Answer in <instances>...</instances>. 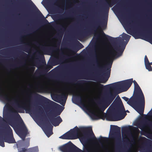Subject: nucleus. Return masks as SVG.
Segmentation results:
<instances>
[{"label": "nucleus", "instance_id": "nucleus-1", "mask_svg": "<svg viewBox=\"0 0 152 152\" xmlns=\"http://www.w3.org/2000/svg\"><path fill=\"white\" fill-rule=\"evenodd\" d=\"M107 114L103 113L99 115L94 112H91L90 116L94 120L98 119L99 116L101 118L111 121H116L124 119L126 115L125 109L121 100L118 96L113 102L108 109Z\"/></svg>", "mask_w": 152, "mask_h": 152}, {"label": "nucleus", "instance_id": "nucleus-2", "mask_svg": "<svg viewBox=\"0 0 152 152\" xmlns=\"http://www.w3.org/2000/svg\"><path fill=\"white\" fill-rule=\"evenodd\" d=\"M134 85V96L131 97L127 104L133 108L139 113L143 114L145 105L144 94L136 81H133Z\"/></svg>", "mask_w": 152, "mask_h": 152}, {"label": "nucleus", "instance_id": "nucleus-3", "mask_svg": "<svg viewBox=\"0 0 152 152\" xmlns=\"http://www.w3.org/2000/svg\"><path fill=\"white\" fill-rule=\"evenodd\" d=\"M13 113V114L12 116V118L8 117L6 118L5 117L4 118L7 120V123L13 128L23 140H24L27 133L28 129L20 115L15 111Z\"/></svg>", "mask_w": 152, "mask_h": 152}, {"label": "nucleus", "instance_id": "nucleus-4", "mask_svg": "<svg viewBox=\"0 0 152 152\" xmlns=\"http://www.w3.org/2000/svg\"><path fill=\"white\" fill-rule=\"evenodd\" d=\"M107 36L108 37V40L112 42H118L114 46L115 51H111L110 52L109 59H114L115 57H118L122 56L131 36L124 33L122 34L123 39L121 40V37L114 38L109 36Z\"/></svg>", "mask_w": 152, "mask_h": 152}, {"label": "nucleus", "instance_id": "nucleus-5", "mask_svg": "<svg viewBox=\"0 0 152 152\" xmlns=\"http://www.w3.org/2000/svg\"><path fill=\"white\" fill-rule=\"evenodd\" d=\"M133 82L132 78L104 86L99 84L98 86L101 88L107 89L110 88L113 89L118 90V93L127 91L130 87Z\"/></svg>", "mask_w": 152, "mask_h": 152}, {"label": "nucleus", "instance_id": "nucleus-6", "mask_svg": "<svg viewBox=\"0 0 152 152\" xmlns=\"http://www.w3.org/2000/svg\"><path fill=\"white\" fill-rule=\"evenodd\" d=\"M110 133V138L115 141L116 149L119 150L121 149L122 142L120 127L117 126L111 125Z\"/></svg>", "mask_w": 152, "mask_h": 152}, {"label": "nucleus", "instance_id": "nucleus-7", "mask_svg": "<svg viewBox=\"0 0 152 152\" xmlns=\"http://www.w3.org/2000/svg\"><path fill=\"white\" fill-rule=\"evenodd\" d=\"M63 152H95L94 150L88 146H85L82 151L70 141L59 147Z\"/></svg>", "mask_w": 152, "mask_h": 152}, {"label": "nucleus", "instance_id": "nucleus-8", "mask_svg": "<svg viewBox=\"0 0 152 152\" xmlns=\"http://www.w3.org/2000/svg\"><path fill=\"white\" fill-rule=\"evenodd\" d=\"M68 132L71 138H74L75 136L81 133H83L85 136L87 137L88 136V133L91 132L93 135V137L91 138L93 140H96L91 127H82L78 128L77 126H76L72 129H71Z\"/></svg>", "mask_w": 152, "mask_h": 152}, {"label": "nucleus", "instance_id": "nucleus-9", "mask_svg": "<svg viewBox=\"0 0 152 152\" xmlns=\"http://www.w3.org/2000/svg\"><path fill=\"white\" fill-rule=\"evenodd\" d=\"M109 60L108 62L107 63L105 66H103L100 65L99 63L96 60L95 62V64L96 65L97 68L99 69H104L106 72L105 73V74L107 76V77L100 79L99 82L102 83H105L108 80V79L110 76L111 68L112 67L113 60L114 59H109V56L108 58Z\"/></svg>", "mask_w": 152, "mask_h": 152}, {"label": "nucleus", "instance_id": "nucleus-10", "mask_svg": "<svg viewBox=\"0 0 152 152\" xmlns=\"http://www.w3.org/2000/svg\"><path fill=\"white\" fill-rule=\"evenodd\" d=\"M116 94L110 91L102 100L103 103H100L99 108L100 111L103 113L106 109L112 102L116 96Z\"/></svg>", "mask_w": 152, "mask_h": 152}, {"label": "nucleus", "instance_id": "nucleus-11", "mask_svg": "<svg viewBox=\"0 0 152 152\" xmlns=\"http://www.w3.org/2000/svg\"><path fill=\"white\" fill-rule=\"evenodd\" d=\"M58 28L60 29L59 33L58 34L57 36L58 38L59 39L60 41L57 43V45L55 46L54 48L52 47L48 46L42 47V49L44 51L50 52L52 51L54 49L57 51L59 50L63 34V31L65 30V25L64 23L61 24L60 26L58 27Z\"/></svg>", "mask_w": 152, "mask_h": 152}, {"label": "nucleus", "instance_id": "nucleus-12", "mask_svg": "<svg viewBox=\"0 0 152 152\" xmlns=\"http://www.w3.org/2000/svg\"><path fill=\"white\" fill-rule=\"evenodd\" d=\"M12 101L16 104L18 112L20 113H24V110H25L26 113H29L32 112L31 107L30 105L28 106L26 103L22 102L21 104H19L20 101V98L18 96H17L13 98Z\"/></svg>", "mask_w": 152, "mask_h": 152}, {"label": "nucleus", "instance_id": "nucleus-13", "mask_svg": "<svg viewBox=\"0 0 152 152\" xmlns=\"http://www.w3.org/2000/svg\"><path fill=\"white\" fill-rule=\"evenodd\" d=\"M4 125V130L6 133L7 136L4 137V140L5 142L9 143H14L16 142L15 141L13 137L12 130L7 123Z\"/></svg>", "mask_w": 152, "mask_h": 152}, {"label": "nucleus", "instance_id": "nucleus-14", "mask_svg": "<svg viewBox=\"0 0 152 152\" xmlns=\"http://www.w3.org/2000/svg\"><path fill=\"white\" fill-rule=\"evenodd\" d=\"M37 95L39 97V99L45 104H51L54 108L56 110H61L62 111L63 109L62 107L60 104L51 101L47 98L39 94H37Z\"/></svg>", "mask_w": 152, "mask_h": 152}, {"label": "nucleus", "instance_id": "nucleus-15", "mask_svg": "<svg viewBox=\"0 0 152 152\" xmlns=\"http://www.w3.org/2000/svg\"><path fill=\"white\" fill-rule=\"evenodd\" d=\"M53 126L47 119H45L43 124V129L48 137H50L53 134Z\"/></svg>", "mask_w": 152, "mask_h": 152}, {"label": "nucleus", "instance_id": "nucleus-16", "mask_svg": "<svg viewBox=\"0 0 152 152\" xmlns=\"http://www.w3.org/2000/svg\"><path fill=\"white\" fill-rule=\"evenodd\" d=\"M67 97V95L64 94L58 95L56 96V98L57 100H54L55 101L60 103L63 106L65 105Z\"/></svg>", "mask_w": 152, "mask_h": 152}, {"label": "nucleus", "instance_id": "nucleus-17", "mask_svg": "<svg viewBox=\"0 0 152 152\" xmlns=\"http://www.w3.org/2000/svg\"><path fill=\"white\" fill-rule=\"evenodd\" d=\"M72 102L76 104L78 103L83 104L84 99H83L82 96L80 94H76L73 96L72 99Z\"/></svg>", "mask_w": 152, "mask_h": 152}, {"label": "nucleus", "instance_id": "nucleus-18", "mask_svg": "<svg viewBox=\"0 0 152 152\" xmlns=\"http://www.w3.org/2000/svg\"><path fill=\"white\" fill-rule=\"evenodd\" d=\"M69 56V55H65L64 52H61L60 53V56L59 57L52 59V62H57V64H58L65 60L66 58H68Z\"/></svg>", "mask_w": 152, "mask_h": 152}, {"label": "nucleus", "instance_id": "nucleus-19", "mask_svg": "<svg viewBox=\"0 0 152 152\" xmlns=\"http://www.w3.org/2000/svg\"><path fill=\"white\" fill-rule=\"evenodd\" d=\"M76 84L78 85H86L88 88L94 86L96 83L94 81L85 80H79L77 81Z\"/></svg>", "mask_w": 152, "mask_h": 152}, {"label": "nucleus", "instance_id": "nucleus-20", "mask_svg": "<svg viewBox=\"0 0 152 152\" xmlns=\"http://www.w3.org/2000/svg\"><path fill=\"white\" fill-rule=\"evenodd\" d=\"M51 123L55 126H58L62 121V120L60 116L56 117H52L50 119Z\"/></svg>", "mask_w": 152, "mask_h": 152}, {"label": "nucleus", "instance_id": "nucleus-21", "mask_svg": "<svg viewBox=\"0 0 152 152\" xmlns=\"http://www.w3.org/2000/svg\"><path fill=\"white\" fill-rule=\"evenodd\" d=\"M104 20V22L102 21V18L101 17H99L96 20L94 23V28H99L100 27V26H103L104 24V23L105 21L107 22V20Z\"/></svg>", "mask_w": 152, "mask_h": 152}, {"label": "nucleus", "instance_id": "nucleus-22", "mask_svg": "<svg viewBox=\"0 0 152 152\" xmlns=\"http://www.w3.org/2000/svg\"><path fill=\"white\" fill-rule=\"evenodd\" d=\"M131 129L130 126H124L122 128V133L123 136L124 135H125V134L129 132L130 131Z\"/></svg>", "mask_w": 152, "mask_h": 152}, {"label": "nucleus", "instance_id": "nucleus-23", "mask_svg": "<svg viewBox=\"0 0 152 152\" xmlns=\"http://www.w3.org/2000/svg\"><path fill=\"white\" fill-rule=\"evenodd\" d=\"M52 63H48L47 66H45L43 67V71L45 72H48L51 69L53 68Z\"/></svg>", "mask_w": 152, "mask_h": 152}, {"label": "nucleus", "instance_id": "nucleus-24", "mask_svg": "<svg viewBox=\"0 0 152 152\" xmlns=\"http://www.w3.org/2000/svg\"><path fill=\"white\" fill-rule=\"evenodd\" d=\"M63 15L57 14L53 16V19L55 20L59 21L64 19Z\"/></svg>", "mask_w": 152, "mask_h": 152}, {"label": "nucleus", "instance_id": "nucleus-25", "mask_svg": "<svg viewBox=\"0 0 152 152\" xmlns=\"http://www.w3.org/2000/svg\"><path fill=\"white\" fill-rule=\"evenodd\" d=\"M68 132L65 133L59 137V138L63 139H75V138H71Z\"/></svg>", "mask_w": 152, "mask_h": 152}, {"label": "nucleus", "instance_id": "nucleus-26", "mask_svg": "<svg viewBox=\"0 0 152 152\" xmlns=\"http://www.w3.org/2000/svg\"><path fill=\"white\" fill-rule=\"evenodd\" d=\"M23 49L25 52L28 53L31 50L30 45H25L22 47Z\"/></svg>", "mask_w": 152, "mask_h": 152}, {"label": "nucleus", "instance_id": "nucleus-27", "mask_svg": "<svg viewBox=\"0 0 152 152\" xmlns=\"http://www.w3.org/2000/svg\"><path fill=\"white\" fill-rule=\"evenodd\" d=\"M34 150V148H32L31 149L28 150L27 148H22L21 149H18V152H36V151H33Z\"/></svg>", "mask_w": 152, "mask_h": 152}, {"label": "nucleus", "instance_id": "nucleus-28", "mask_svg": "<svg viewBox=\"0 0 152 152\" xmlns=\"http://www.w3.org/2000/svg\"><path fill=\"white\" fill-rule=\"evenodd\" d=\"M151 65H152V62L145 64L146 69L149 71H152V68Z\"/></svg>", "mask_w": 152, "mask_h": 152}, {"label": "nucleus", "instance_id": "nucleus-29", "mask_svg": "<svg viewBox=\"0 0 152 152\" xmlns=\"http://www.w3.org/2000/svg\"><path fill=\"white\" fill-rule=\"evenodd\" d=\"M79 44L77 46V48L76 49L75 53H76L79 50L82 48L84 47L83 45L81 43L79 42L78 41Z\"/></svg>", "mask_w": 152, "mask_h": 152}, {"label": "nucleus", "instance_id": "nucleus-30", "mask_svg": "<svg viewBox=\"0 0 152 152\" xmlns=\"http://www.w3.org/2000/svg\"><path fill=\"white\" fill-rule=\"evenodd\" d=\"M100 137L101 138H99L98 140V141L99 142H100L101 141L106 142L108 140V138L107 137H102V136H100Z\"/></svg>", "mask_w": 152, "mask_h": 152}, {"label": "nucleus", "instance_id": "nucleus-31", "mask_svg": "<svg viewBox=\"0 0 152 152\" xmlns=\"http://www.w3.org/2000/svg\"><path fill=\"white\" fill-rule=\"evenodd\" d=\"M109 4L108 2H107V3H106L104 6L103 9L105 11H108L109 9Z\"/></svg>", "mask_w": 152, "mask_h": 152}, {"label": "nucleus", "instance_id": "nucleus-32", "mask_svg": "<svg viewBox=\"0 0 152 152\" xmlns=\"http://www.w3.org/2000/svg\"><path fill=\"white\" fill-rule=\"evenodd\" d=\"M90 31L89 30H85L83 32L80 34V36L82 37L87 35L88 33H89Z\"/></svg>", "mask_w": 152, "mask_h": 152}, {"label": "nucleus", "instance_id": "nucleus-33", "mask_svg": "<svg viewBox=\"0 0 152 152\" xmlns=\"http://www.w3.org/2000/svg\"><path fill=\"white\" fill-rule=\"evenodd\" d=\"M41 55L40 53L38 51L37 54H35V57L36 59H39L41 58Z\"/></svg>", "mask_w": 152, "mask_h": 152}, {"label": "nucleus", "instance_id": "nucleus-34", "mask_svg": "<svg viewBox=\"0 0 152 152\" xmlns=\"http://www.w3.org/2000/svg\"><path fill=\"white\" fill-rule=\"evenodd\" d=\"M41 70H38L37 69L35 72V75L37 76H39L41 74Z\"/></svg>", "mask_w": 152, "mask_h": 152}, {"label": "nucleus", "instance_id": "nucleus-35", "mask_svg": "<svg viewBox=\"0 0 152 152\" xmlns=\"http://www.w3.org/2000/svg\"><path fill=\"white\" fill-rule=\"evenodd\" d=\"M80 76H81V75H77L76 79H84L88 80H91V79L88 78H87V77H83V78H82V77H80Z\"/></svg>", "mask_w": 152, "mask_h": 152}, {"label": "nucleus", "instance_id": "nucleus-36", "mask_svg": "<svg viewBox=\"0 0 152 152\" xmlns=\"http://www.w3.org/2000/svg\"><path fill=\"white\" fill-rule=\"evenodd\" d=\"M21 55L23 58H27L28 56V54L24 52H22L21 53Z\"/></svg>", "mask_w": 152, "mask_h": 152}, {"label": "nucleus", "instance_id": "nucleus-37", "mask_svg": "<svg viewBox=\"0 0 152 152\" xmlns=\"http://www.w3.org/2000/svg\"><path fill=\"white\" fill-rule=\"evenodd\" d=\"M4 140L0 139V145L2 147H5Z\"/></svg>", "mask_w": 152, "mask_h": 152}, {"label": "nucleus", "instance_id": "nucleus-38", "mask_svg": "<svg viewBox=\"0 0 152 152\" xmlns=\"http://www.w3.org/2000/svg\"><path fill=\"white\" fill-rule=\"evenodd\" d=\"M30 1V2L31 3V5H32V6H33L34 7V8H35L37 10H38L39 12L41 14V15L42 16H43V15H42V13L40 12L39 10L38 9V8L37 7H36V6L35 5V4H34L32 1L31 0H29Z\"/></svg>", "mask_w": 152, "mask_h": 152}, {"label": "nucleus", "instance_id": "nucleus-39", "mask_svg": "<svg viewBox=\"0 0 152 152\" xmlns=\"http://www.w3.org/2000/svg\"><path fill=\"white\" fill-rule=\"evenodd\" d=\"M145 64L150 63L149 60L147 57V56L146 55L145 57Z\"/></svg>", "mask_w": 152, "mask_h": 152}, {"label": "nucleus", "instance_id": "nucleus-40", "mask_svg": "<svg viewBox=\"0 0 152 152\" xmlns=\"http://www.w3.org/2000/svg\"><path fill=\"white\" fill-rule=\"evenodd\" d=\"M40 108L39 109V110L40 111V115L43 116V115L44 114V111L43 109L39 107Z\"/></svg>", "mask_w": 152, "mask_h": 152}, {"label": "nucleus", "instance_id": "nucleus-41", "mask_svg": "<svg viewBox=\"0 0 152 152\" xmlns=\"http://www.w3.org/2000/svg\"><path fill=\"white\" fill-rule=\"evenodd\" d=\"M46 86L45 87H44V86H42L41 87V88L42 89H43V88H45V89H48L49 88V86H48V85L49 84V83H46Z\"/></svg>", "mask_w": 152, "mask_h": 152}, {"label": "nucleus", "instance_id": "nucleus-42", "mask_svg": "<svg viewBox=\"0 0 152 152\" xmlns=\"http://www.w3.org/2000/svg\"><path fill=\"white\" fill-rule=\"evenodd\" d=\"M122 98L124 100H125L127 102L130 100H129V98L125 97V96H124L122 97Z\"/></svg>", "mask_w": 152, "mask_h": 152}, {"label": "nucleus", "instance_id": "nucleus-43", "mask_svg": "<svg viewBox=\"0 0 152 152\" xmlns=\"http://www.w3.org/2000/svg\"><path fill=\"white\" fill-rule=\"evenodd\" d=\"M76 81V80H75V79H74L73 80H71L69 82V83H73L74 82H75Z\"/></svg>", "mask_w": 152, "mask_h": 152}, {"label": "nucleus", "instance_id": "nucleus-44", "mask_svg": "<svg viewBox=\"0 0 152 152\" xmlns=\"http://www.w3.org/2000/svg\"><path fill=\"white\" fill-rule=\"evenodd\" d=\"M143 138L145 139L147 141H148V142H151V141L150 140H149L148 139H147L145 137H143Z\"/></svg>", "mask_w": 152, "mask_h": 152}, {"label": "nucleus", "instance_id": "nucleus-45", "mask_svg": "<svg viewBox=\"0 0 152 152\" xmlns=\"http://www.w3.org/2000/svg\"><path fill=\"white\" fill-rule=\"evenodd\" d=\"M53 116H54V117H56L57 116V115L55 113H53L52 114Z\"/></svg>", "mask_w": 152, "mask_h": 152}, {"label": "nucleus", "instance_id": "nucleus-46", "mask_svg": "<svg viewBox=\"0 0 152 152\" xmlns=\"http://www.w3.org/2000/svg\"><path fill=\"white\" fill-rule=\"evenodd\" d=\"M142 127L143 126L142 125H140V126H139V128L140 129H142Z\"/></svg>", "mask_w": 152, "mask_h": 152}, {"label": "nucleus", "instance_id": "nucleus-47", "mask_svg": "<svg viewBox=\"0 0 152 152\" xmlns=\"http://www.w3.org/2000/svg\"><path fill=\"white\" fill-rule=\"evenodd\" d=\"M11 66L13 67H16V65H11Z\"/></svg>", "mask_w": 152, "mask_h": 152}, {"label": "nucleus", "instance_id": "nucleus-48", "mask_svg": "<svg viewBox=\"0 0 152 152\" xmlns=\"http://www.w3.org/2000/svg\"><path fill=\"white\" fill-rule=\"evenodd\" d=\"M4 50H1V51H0V53L1 54H3V53H2V51H4Z\"/></svg>", "mask_w": 152, "mask_h": 152}, {"label": "nucleus", "instance_id": "nucleus-49", "mask_svg": "<svg viewBox=\"0 0 152 152\" xmlns=\"http://www.w3.org/2000/svg\"><path fill=\"white\" fill-rule=\"evenodd\" d=\"M102 33L103 34V35H104L105 36H106L105 35V34H104V32L103 31H102Z\"/></svg>", "mask_w": 152, "mask_h": 152}, {"label": "nucleus", "instance_id": "nucleus-50", "mask_svg": "<svg viewBox=\"0 0 152 152\" xmlns=\"http://www.w3.org/2000/svg\"><path fill=\"white\" fill-rule=\"evenodd\" d=\"M31 68L33 69V71H34L35 69V67H31Z\"/></svg>", "mask_w": 152, "mask_h": 152}, {"label": "nucleus", "instance_id": "nucleus-51", "mask_svg": "<svg viewBox=\"0 0 152 152\" xmlns=\"http://www.w3.org/2000/svg\"><path fill=\"white\" fill-rule=\"evenodd\" d=\"M19 41L21 42V43H22V40L21 39H20L19 40Z\"/></svg>", "mask_w": 152, "mask_h": 152}, {"label": "nucleus", "instance_id": "nucleus-52", "mask_svg": "<svg viewBox=\"0 0 152 152\" xmlns=\"http://www.w3.org/2000/svg\"><path fill=\"white\" fill-rule=\"evenodd\" d=\"M19 64H23V63L22 62H20Z\"/></svg>", "mask_w": 152, "mask_h": 152}, {"label": "nucleus", "instance_id": "nucleus-53", "mask_svg": "<svg viewBox=\"0 0 152 152\" xmlns=\"http://www.w3.org/2000/svg\"><path fill=\"white\" fill-rule=\"evenodd\" d=\"M34 28L33 29H32V30H31V32H33V30H34Z\"/></svg>", "mask_w": 152, "mask_h": 152}, {"label": "nucleus", "instance_id": "nucleus-54", "mask_svg": "<svg viewBox=\"0 0 152 152\" xmlns=\"http://www.w3.org/2000/svg\"><path fill=\"white\" fill-rule=\"evenodd\" d=\"M127 32L128 34H131L128 31H127Z\"/></svg>", "mask_w": 152, "mask_h": 152}, {"label": "nucleus", "instance_id": "nucleus-55", "mask_svg": "<svg viewBox=\"0 0 152 152\" xmlns=\"http://www.w3.org/2000/svg\"><path fill=\"white\" fill-rule=\"evenodd\" d=\"M45 21H46V22H47V23H48V20H47V19H45Z\"/></svg>", "mask_w": 152, "mask_h": 152}, {"label": "nucleus", "instance_id": "nucleus-56", "mask_svg": "<svg viewBox=\"0 0 152 152\" xmlns=\"http://www.w3.org/2000/svg\"><path fill=\"white\" fill-rule=\"evenodd\" d=\"M15 48H12V49H14Z\"/></svg>", "mask_w": 152, "mask_h": 152}, {"label": "nucleus", "instance_id": "nucleus-57", "mask_svg": "<svg viewBox=\"0 0 152 152\" xmlns=\"http://www.w3.org/2000/svg\"><path fill=\"white\" fill-rule=\"evenodd\" d=\"M32 94L31 93V94H30V95L31 96Z\"/></svg>", "mask_w": 152, "mask_h": 152}, {"label": "nucleus", "instance_id": "nucleus-58", "mask_svg": "<svg viewBox=\"0 0 152 152\" xmlns=\"http://www.w3.org/2000/svg\"><path fill=\"white\" fill-rule=\"evenodd\" d=\"M1 118V116H0V118Z\"/></svg>", "mask_w": 152, "mask_h": 152}, {"label": "nucleus", "instance_id": "nucleus-59", "mask_svg": "<svg viewBox=\"0 0 152 152\" xmlns=\"http://www.w3.org/2000/svg\"><path fill=\"white\" fill-rule=\"evenodd\" d=\"M1 118V116H0V118Z\"/></svg>", "mask_w": 152, "mask_h": 152}, {"label": "nucleus", "instance_id": "nucleus-60", "mask_svg": "<svg viewBox=\"0 0 152 152\" xmlns=\"http://www.w3.org/2000/svg\"><path fill=\"white\" fill-rule=\"evenodd\" d=\"M42 57H44V56H42Z\"/></svg>", "mask_w": 152, "mask_h": 152}, {"label": "nucleus", "instance_id": "nucleus-61", "mask_svg": "<svg viewBox=\"0 0 152 152\" xmlns=\"http://www.w3.org/2000/svg\"><path fill=\"white\" fill-rule=\"evenodd\" d=\"M135 39H137V38H136V37H135Z\"/></svg>", "mask_w": 152, "mask_h": 152}, {"label": "nucleus", "instance_id": "nucleus-62", "mask_svg": "<svg viewBox=\"0 0 152 152\" xmlns=\"http://www.w3.org/2000/svg\"><path fill=\"white\" fill-rule=\"evenodd\" d=\"M132 23H134V22H133V21H132Z\"/></svg>", "mask_w": 152, "mask_h": 152}, {"label": "nucleus", "instance_id": "nucleus-63", "mask_svg": "<svg viewBox=\"0 0 152 152\" xmlns=\"http://www.w3.org/2000/svg\"><path fill=\"white\" fill-rule=\"evenodd\" d=\"M7 108H8V107H7Z\"/></svg>", "mask_w": 152, "mask_h": 152}, {"label": "nucleus", "instance_id": "nucleus-64", "mask_svg": "<svg viewBox=\"0 0 152 152\" xmlns=\"http://www.w3.org/2000/svg\"><path fill=\"white\" fill-rule=\"evenodd\" d=\"M28 8H29V6H28Z\"/></svg>", "mask_w": 152, "mask_h": 152}]
</instances>
